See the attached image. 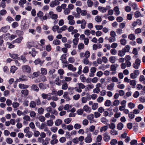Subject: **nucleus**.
I'll list each match as a JSON object with an SVG mask.
<instances>
[{
	"mask_svg": "<svg viewBox=\"0 0 145 145\" xmlns=\"http://www.w3.org/2000/svg\"><path fill=\"white\" fill-rule=\"evenodd\" d=\"M87 3L88 6L89 7H92L93 4V2L91 0H88Z\"/></svg>",
	"mask_w": 145,
	"mask_h": 145,
	"instance_id": "58836bf2",
	"label": "nucleus"
},
{
	"mask_svg": "<svg viewBox=\"0 0 145 145\" xmlns=\"http://www.w3.org/2000/svg\"><path fill=\"white\" fill-rule=\"evenodd\" d=\"M47 73V71L46 69L42 68L41 69V74L42 75H46Z\"/></svg>",
	"mask_w": 145,
	"mask_h": 145,
	"instance_id": "aec40b11",
	"label": "nucleus"
},
{
	"mask_svg": "<svg viewBox=\"0 0 145 145\" xmlns=\"http://www.w3.org/2000/svg\"><path fill=\"white\" fill-rule=\"evenodd\" d=\"M84 47V45L83 43H80L78 46V48L79 50L82 49Z\"/></svg>",
	"mask_w": 145,
	"mask_h": 145,
	"instance_id": "338daca9",
	"label": "nucleus"
},
{
	"mask_svg": "<svg viewBox=\"0 0 145 145\" xmlns=\"http://www.w3.org/2000/svg\"><path fill=\"white\" fill-rule=\"evenodd\" d=\"M53 123L54 122L52 120H48L47 121V125L49 126H52Z\"/></svg>",
	"mask_w": 145,
	"mask_h": 145,
	"instance_id": "79ce46f5",
	"label": "nucleus"
},
{
	"mask_svg": "<svg viewBox=\"0 0 145 145\" xmlns=\"http://www.w3.org/2000/svg\"><path fill=\"white\" fill-rule=\"evenodd\" d=\"M114 10L116 13V15H118L120 14V12L119 10V8L118 7L116 6L115 7Z\"/></svg>",
	"mask_w": 145,
	"mask_h": 145,
	"instance_id": "393cba45",
	"label": "nucleus"
},
{
	"mask_svg": "<svg viewBox=\"0 0 145 145\" xmlns=\"http://www.w3.org/2000/svg\"><path fill=\"white\" fill-rule=\"evenodd\" d=\"M87 117L88 120H91V119H93V118H94V116L93 114H91L88 115Z\"/></svg>",
	"mask_w": 145,
	"mask_h": 145,
	"instance_id": "13d9d810",
	"label": "nucleus"
},
{
	"mask_svg": "<svg viewBox=\"0 0 145 145\" xmlns=\"http://www.w3.org/2000/svg\"><path fill=\"white\" fill-rule=\"evenodd\" d=\"M39 86L41 89H44L45 88V87L43 83H40Z\"/></svg>",
	"mask_w": 145,
	"mask_h": 145,
	"instance_id": "8fccbe9b",
	"label": "nucleus"
},
{
	"mask_svg": "<svg viewBox=\"0 0 145 145\" xmlns=\"http://www.w3.org/2000/svg\"><path fill=\"white\" fill-rule=\"evenodd\" d=\"M76 11L77 13V17L79 16V17L80 16V14L82 12V10L80 8L77 7L76 8Z\"/></svg>",
	"mask_w": 145,
	"mask_h": 145,
	"instance_id": "ea45409f",
	"label": "nucleus"
},
{
	"mask_svg": "<svg viewBox=\"0 0 145 145\" xmlns=\"http://www.w3.org/2000/svg\"><path fill=\"white\" fill-rule=\"evenodd\" d=\"M98 106V104L97 103H95L92 105V108L93 110H95L97 108Z\"/></svg>",
	"mask_w": 145,
	"mask_h": 145,
	"instance_id": "7c9ffc66",
	"label": "nucleus"
},
{
	"mask_svg": "<svg viewBox=\"0 0 145 145\" xmlns=\"http://www.w3.org/2000/svg\"><path fill=\"white\" fill-rule=\"evenodd\" d=\"M52 11H50L49 13L46 14L45 16H43L42 18H40V20L43 21V20H46L48 18L50 19L51 18V14H52Z\"/></svg>",
	"mask_w": 145,
	"mask_h": 145,
	"instance_id": "7ed1b4c3",
	"label": "nucleus"
},
{
	"mask_svg": "<svg viewBox=\"0 0 145 145\" xmlns=\"http://www.w3.org/2000/svg\"><path fill=\"white\" fill-rule=\"evenodd\" d=\"M128 105L129 107L131 109L133 108L135 106V104L131 102L129 103Z\"/></svg>",
	"mask_w": 145,
	"mask_h": 145,
	"instance_id": "5fc2aeb1",
	"label": "nucleus"
},
{
	"mask_svg": "<svg viewBox=\"0 0 145 145\" xmlns=\"http://www.w3.org/2000/svg\"><path fill=\"white\" fill-rule=\"evenodd\" d=\"M28 28V27L25 23H24V24H22L21 25V30L23 31H25L26 29H27Z\"/></svg>",
	"mask_w": 145,
	"mask_h": 145,
	"instance_id": "f3484780",
	"label": "nucleus"
},
{
	"mask_svg": "<svg viewBox=\"0 0 145 145\" xmlns=\"http://www.w3.org/2000/svg\"><path fill=\"white\" fill-rule=\"evenodd\" d=\"M139 95V93L138 91H136L133 94V97L135 98H137Z\"/></svg>",
	"mask_w": 145,
	"mask_h": 145,
	"instance_id": "680f3d73",
	"label": "nucleus"
},
{
	"mask_svg": "<svg viewBox=\"0 0 145 145\" xmlns=\"http://www.w3.org/2000/svg\"><path fill=\"white\" fill-rule=\"evenodd\" d=\"M39 119V120L42 122H44L45 120V118L43 116H40Z\"/></svg>",
	"mask_w": 145,
	"mask_h": 145,
	"instance_id": "69168bd1",
	"label": "nucleus"
},
{
	"mask_svg": "<svg viewBox=\"0 0 145 145\" xmlns=\"http://www.w3.org/2000/svg\"><path fill=\"white\" fill-rule=\"evenodd\" d=\"M125 63H122L121 64V68L122 69H124L126 66H127V64H126V63H127V55L125 56Z\"/></svg>",
	"mask_w": 145,
	"mask_h": 145,
	"instance_id": "ddd939ff",
	"label": "nucleus"
},
{
	"mask_svg": "<svg viewBox=\"0 0 145 145\" xmlns=\"http://www.w3.org/2000/svg\"><path fill=\"white\" fill-rule=\"evenodd\" d=\"M22 86H23V89H26L28 88L29 87L27 85H24L23 84H20L19 85V87L21 89H22Z\"/></svg>",
	"mask_w": 145,
	"mask_h": 145,
	"instance_id": "c03bdc74",
	"label": "nucleus"
},
{
	"mask_svg": "<svg viewBox=\"0 0 145 145\" xmlns=\"http://www.w3.org/2000/svg\"><path fill=\"white\" fill-rule=\"evenodd\" d=\"M96 21L98 22H100L102 21V18L99 16H97L95 18Z\"/></svg>",
	"mask_w": 145,
	"mask_h": 145,
	"instance_id": "603ef678",
	"label": "nucleus"
},
{
	"mask_svg": "<svg viewBox=\"0 0 145 145\" xmlns=\"http://www.w3.org/2000/svg\"><path fill=\"white\" fill-rule=\"evenodd\" d=\"M21 93L25 96L28 95V91L27 89H24L21 91Z\"/></svg>",
	"mask_w": 145,
	"mask_h": 145,
	"instance_id": "bb28decb",
	"label": "nucleus"
},
{
	"mask_svg": "<svg viewBox=\"0 0 145 145\" xmlns=\"http://www.w3.org/2000/svg\"><path fill=\"white\" fill-rule=\"evenodd\" d=\"M55 82L56 85L58 86H60L61 85V81L59 77H57L56 79Z\"/></svg>",
	"mask_w": 145,
	"mask_h": 145,
	"instance_id": "c756f323",
	"label": "nucleus"
},
{
	"mask_svg": "<svg viewBox=\"0 0 145 145\" xmlns=\"http://www.w3.org/2000/svg\"><path fill=\"white\" fill-rule=\"evenodd\" d=\"M117 142V141L115 139H112L110 142L111 145H115L116 144Z\"/></svg>",
	"mask_w": 145,
	"mask_h": 145,
	"instance_id": "a18cd8bd",
	"label": "nucleus"
},
{
	"mask_svg": "<svg viewBox=\"0 0 145 145\" xmlns=\"http://www.w3.org/2000/svg\"><path fill=\"white\" fill-rule=\"evenodd\" d=\"M9 28V26L7 25L2 27L1 29V30L2 32L6 33L8 31Z\"/></svg>",
	"mask_w": 145,
	"mask_h": 145,
	"instance_id": "1a4fd4ad",
	"label": "nucleus"
},
{
	"mask_svg": "<svg viewBox=\"0 0 145 145\" xmlns=\"http://www.w3.org/2000/svg\"><path fill=\"white\" fill-rule=\"evenodd\" d=\"M111 103V102L109 100H107L105 103V106H109Z\"/></svg>",
	"mask_w": 145,
	"mask_h": 145,
	"instance_id": "a19ab883",
	"label": "nucleus"
},
{
	"mask_svg": "<svg viewBox=\"0 0 145 145\" xmlns=\"http://www.w3.org/2000/svg\"><path fill=\"white\" fill-rule=\"evenodd\" d=\"M80 78L83 82H85L86 80V78L84 76V75L82 74L80 76Z\"/></svg>",
	"mask_w": 145,
	"mask_h": 145,
	"instance_id": "cd10ccee",
	"label": "nucleus"
},
{
	"mask_svg": "<svg viewBox=\"0 0 145 145\" xmlns=\"http://www.w3.org/2000/svg\"><path fill=\"white\" fill-rule=\"evenodd\" d=\"M129 4L130 6L132 7L133 9L136 10L137 9V5L136 3H132L131 2H129Z\"/></svg>",
	"mask_w": 145,
	"mask_h": 145,
	"instance_id": "9d476101",
	"label": "nucleus"
},
{
	"mask_svg": "<svg viewBox=\"0 0 145 145\" xmlns=\"http://www.w3.org/2000/svg\"><path fill=\"white\" fill-rule=\"evenodd\" d=\"M108 127L106 126H104L101 127L100 131L101 132L103 131H105L107 129Z\"/></svg>",
	"mask_w": 145,
	"mask_h": 145,
	"instance_id": "37998d69",
	"label": "nucleus"
},
{
	"mask_svg": "<svg viewBox=\"0 0 145 145\" xmlns=\"http://www.w3.org/2000/svg\"><path fill=\"white\" fill-rule=\"evenodd\" d=\"M18 24L17 22H14L12 24V27L13 28H15L18 26Z\"/></svg>",
	"mask_w": 145,
	"mask_h": 145,
	"instance_id": "de8ad7c7",
	"label": "nucleus"
},
{
	"mask_svg": "<svg viewBox=\"0 0 145 145\" xmlns=\"http://www.w3.org/2000/svg\"><path fill=\"white\" fill-rule=\"evenodd\" d=\"M20 104L16 102H13L12 103L13 107L14 108H17L19 106Z\"/></svg>",
	"mask_w": 145,
	"mask_h": 145,
	"instance_id": "3c124183",
	"label": "nucleus"
},
{
	"mask_svg": "<svg viewBox=\"0 0 145 145\" xmlns=\"http://www.w3.org/2000/svg\"><path fill=\"white\" fill-rule=\"evenodd\" d=\"M18 68L15 66H12L10 69V72H12L13 73H14L15 71L17 70Z\"/></svg>",
	"mask_w": 145,
	"mask_h": 145,
	"instance_id": "6ab92c4d",
	"label": "nucleus"
},
{
	"mask_svg": "<svg viewBox=\"0 0 145 145\" xmlns=\"http://www.w3.org/2000/svg\"><path fill=\"white\" fill-rule=\"evenodd\" d=\"M71 120H72V119L71 118H67L65 120L64 122L65 123H66V124H69L71 122Z\"/></svg>",
	"mask_w": 145,
	"mask_h": 145,
	"instance_id": "e2e57ef3",
	"label": "nucleus"
},
{
	"mask_svg": "<svg viewBox=\"0 0 145 145\" xmlns=\"http://www.w3.org/2000/svg\"><path fill=\"white\" fill-rule=\"evenodd\" d=\"M141 16V14L140 12L137 11L134 13V16L136 18H137Z\"/></svg>",
	"mask_w": 145,
	"mask_h": 145,
	"instance_id": "473e14b6",
	"label": "nucleus"
},
{
	"mask_svg": "<svg viewBox=\"0 0 145 145\" xmlns=\"http://www.w3.org/2000/svg\"><path fill=\"white\" fill-rule=\"evenodd\" d=\"M129 82L130 84L132 86L133 88H135L136 84V81L135 80H131L130 79L127 78V83Z\"/></svg>",
	"mask_w": 145,
	"mask_h": 145,
	"instance_id": "423d86ee",
	"label": "nucleus"
},
{
	"mask_svg": "<svg viewBox=\"0 0 145 145\" xmlns=\"http://www.w3.org/2000/svg\"><path fill=\"white\" fill-rule=\"evenodd\" d=\"M84 55L86 58L88 59L90 56V52L88 51H86Z\"/></svg>",
	"mask_w": 145,
	"mask_h": 145,
	"instance_id": "bf43d9fd",
	"label": "nucleus"
},
{
	"mask_svg": "<svg viewBox=\"0 0 145 145\" xmlns=\"http://www.w3.org/2000/svg\"><path fill=\"white\" fill-rule=\"evenodd\" d=\"M43 13L41 11H39L38 12L37 14V16L38 17H39L40 18H42V17H43Z\"/></svg>",
	"mask_w": 145,
	"mask_h": 145,
	"instance_id": "4c0bfd02",
	"label": "nucleus"
},
{
	"mask_svg": "<svg viewBox=\"0 0 145 145\" xmlns=\"http://www.w3.org/2000/svg\"><path fill=\"white\" fill-rule=\"evenodd\" d=\"M139 81L141 82H142L143 84L145 85V77L142 75H140L139 78Z\"/></svg>",
	"mask_w": 145,
	"mask_h": 145,
	"instance_id": "4468645a",
	"label": "nucleus"
},
{
	"mask_svg": "<svg viewBox=\"0 0 145 145\" xmlns=\"http://www.w3.org/2000/svg\"><path fill=\"white\" fill-rule=\"evenodd\" d=\"M55 71H56L54 69H50L49 71L48 74L49 76L51 75L55 72Z\"/></svg>",
	"mask_w": 145,
	"mask_h": 145,
	"instance_id": "4d7b16f0",
	"label": "nucleus"
},
{
	"mask_svg": "<svg viewBox=\"0 0 145 145\" xmlns=\"http://www.w3.org/2000/svg\"><path fill=\"white\" fill-rule=\"evenodd\" d=\"M50 139L49 138H45V141L46 142H44V139H42V145H47L49 143L48 142L50 140Z\"/></svg>",
	"mask_w": 145,
	"mask_h": 145,
	"instance_id": "a211bd4d",
	"label": "nucleus"
},
{
	"mask_svg": "<svg viewBox=\"0 0 145 145\" xmlns=\"http://www.w3.org/2000/svg\"><path fill=\"white\" fill-rule=\"evenodd\" d=\"M125 48L121 50L118 51V55L120 56H123L125 54V53L127 51V45L125 46Z\"/></svg>",
	"mask_w": 145,
	"mask_h": 145,
	"instance_id": "f03ea898",
	"label": "nucleus"
},
{
	"mask_svg": "<svg viewBox=\"0 0 145 145\" xmlns=\"http://www.w3.org/2000/svg\"><path fill=\"white\" fill-rule=\"evenodd\" d=\"M44 62V61H41L40 59L38 58L34 61V63L35 65H37L39 64H40V65H42L43 63Z\"/></svg>",
	"mask_w": 145,
	"mask_h": 145,
	"instance_id": "9b49d317",
	"label": "nucleus"
},
{
	"mask_svg": "<svg viewBox=\"0 0 145 145\" xmlns=\"http://www.w3.org/2000/svg\"><path fill=\"white\" fill-rule=\"evenodd\" d=\"M61 61L62 63L64 62V60H66V56L65 54H63L61 56Z\"/></svg>",
	"mask_w": 145,
	"mask_h": 145,
	"instance_id": "5701e85b",
	"label": "nucleus"
},
{
	"mask_svg": "<svg viewBox=\"0 0 145 145\" xmlns=\"http://www.w3.org/2000/svg\"><path fill=\"white\" fill-rule=\"evenodd\" d=\"M22 30L21 31L17 30L16 31V33L19 36L21 35H23L24 34V32Z\"/></svg>",
	"mask_w": 145,
	"mask_h": 145,
	"instance_id": "f704fd0d",
	"label": "nucleus"
},
{
	"mask_svg": "<svg viewBox=\"0 0 145 145\" xmlns=\"http://www.w3.org/2000/svg\"><path fill=\"white\" fill-rule=\"evenodd\" d=\"M131 145H137V140L133 139L130 142Z\"/></svg>",
	"mask_w": 145,
	"mask_h": 145,
	"instance_id": "c85d7f7f",
	"label": "nucleus"
},
{
	"mask_svg": "<svg viewBox=\"0 0 145 145\" xmlns=\"http://www.w3.org/2000/svg\"><path fill=\"white\" fill-rule=\"evenodd\" d=\"M114 84L112 83L108 85L107 86V89L109 90H112L114 87Z\"/></svg>",
	"mask_w": 145,
	"mask_h": 145,
	"instance_id": "dca6fc26",
	"label": "nucleus"
},
{
	"mask_svg": "<svg viewBox=\"0 0 145 145\" xmlns=\"http://www.w3.org/2000/svg\"><path fill=\"white\" fill-rule=\"evenodd\" d=\"M62 123V120L59 119L57 120L55 122V124L57 126H59Z\"/></svg>",
	"mask_w": 145,
	"mask_h": 145,
	"instance_id": "a878e982",
	"label": "nucleus"
},
{
	"mask_svg": "<svg viewBox=\"0 0 145 145\" xmlns=\"http://www.w3.org/2000/svg\"><path fill=\"white\" fill-rule=\"evenodd\" d=\"M103 136V139L105 142H108L110 139V136L108 135V134L107 132H106L104 133Z\"/></svg>",
	"mask_w": 145,
	"mask_h": 145,
	"instance_id": "20e7f679",
	"label": "nucleus"
},
{
	"mask_svg": "<svg viewBox=\"0 0 145 145\" xmlns=\"http://www.w3.org/2000/svg\"><path fill=\"white\" fill-rule=\"evenodd\" d=\"M23 39V37H19L17 38L16 40H13L12 41V42L13 43H14L15 42L20 43L21 42Z\"/></svg>",
	"mask_w": 145,
	"mask_h": 145,
	"instance_id": "2eb2a0df",
	"label": "nucleus"
},
{
	"mask_svg": "<svg viewBox=\"0 0 145 145\" xmlns=\"http://www.w3.org/2000/svg\"><path fill=\"white\" fill-rule=\"evenodd\" d=\"M52 14H51V18L52 19L56 20L58 18V15L57 14H54V12L52 11Z\"/></svg>",
	"mask_w": 145,
	"mask_h": 145,
	"instance_id": "2f4dec72",
	"label": "nucleus"
},
{
	"mask_svg": "<svg viewBox=\"0 0 145 145\" xmlns=\"http://www.w3.org/2000/svg\"><path fill=\"white\" fill-rule=\"evenodd\" d=\"M80 97V95L79 94L75 95L73 96V99L75 100H78Z\"/></svg>",
	"mask_w": 145,
	"mask_h": 145,
	"instance_id": "0e129e2a",
	"label": "nucleus"
},
{
	"mask_svg": "<svg viewBox=\"0 0 145 145\" xmlns=\"http://www.w3.org/2000/svg\"><path fill=\"white\" fill-rule=\"evenodd\" d=\"M7 12L5 10L3 9L0 11V14L1 15H4L6 14Z\"/></svg>",
	"mask_w": 145,
	"mask_h": 145,
	"instance_id": "6e6d98bb",
	"label": "nucleus"
},
{
	"mask_svg": "<svg viewBox=\"0 0 145 145\" xmlns=\"http://www.w3.org/2000/svg\"><path fill=\"white\" fill-rule=\"evenodd\" d=\"M6 141L7 143L11 144L13 142V140L12 138H8L6 139Z\"/></svg>",
	"mask_w": 145,
	"mask_h": 145,
	"instance_id": "49530a36",
	"label": "nucleus"
},
{
	"mask_svg": "<svg viewBox=\"0 0 145 145\" xmlns=\"http://www.w3.org/2000/svg\"><path fill=\"white\" fill-rule=\"evenodd\" d=\"M141 91L140 94L141 95H144L145 94V86H143Z\"/></svg>",
	"mask_w": 145,
	"mask_h": 145,
	"instance_id": "774afa93",
	"label": "nucleus"
},
{
	"mask_svg": "<svg viewBox=\"0 0 145 145\" xmlns=\"http://www.w3.org/2000/svg\"><path fill=\"white\" fill-rule=\"evenodd\" d=\"M22 69L28 73H30L31 72V68L28 65H26L23 66Z\"/></svg>",
	"mask_w": 145,
	"mask_h": 145,
	"instance_id": "39448f33",
	"label": "nucleus"
},
{
	"mask_svg": "<svg viewBox=\"0 0 145 145\" xmlns=\"http://www.w3.org/2000/svg\"><path fill=\"white\" fill-rule=\"evenodd\" d=\"M84 110L88 113H89L91 111V109L90 107H89L88 105L84 106L83 108Z\"/></svg>",
	"mask_w": 145,
	"mask_h": 145,
	"instance_id": "6e6552de",
	"label": "nucleus"
},
{
	"mask_svg": "<svg viewBox=\"0 0 145 145\" xmlns=\"http://www.w3.org/2000/svg\"><path fill=\"white\" fill-rule=\"evenodd\" d=\"M117 127V129L118 130H121L123 127V124L121 123L120 122L118 124Z\"/></svg>",
	"mask_w": 145,
	"mask_h": 145,
	"instance_id": "b1692460",
	"label": "nucleus"
},
{
	"mask_svg": "<svg viewBox=\"0 0 145 145\" xmlns=\"http://www.w3.org/2000/svg\"><path fill=\"white\" fill-rule=\"evenodd\" d=\"M140 62L141 61L139 59H137L135 60V62L133 64V67L135 69H138L140 65Z\"/></svg>",
	"mask_w": 145,
	"mask_h": 145,
	"instance_id": "f257e3e1",
	"label": "nucleus"
},
{
	"mask_svg": "<svg viewBox=\"0 0 145 145\" xmlns=\"http://www.w3.org/2000/svg\"><path fill=\"white\" fill-rule=\"evenodd\" d=\"M128 38L131 40H133L135 39V36L134 34H131L129 35L128 37Z\"/></svg>",
	"mask_w": 145,
	"mask_h": 145,
	"instance_id": "72a5a7b5",
	"label": "nucleus"
},
{
	"mask_svg": "<svg viewBox=\"0 0 145 145\" xmlns=\"http://www.w3.org/2000/svg\"><path fill=\"white\" fill-rule=\"evenodd\" d=\"M116 59V57L111 56L109 58V61L112 63H114Z\"/></svg>",
	"mask_w": 145,
	"mask_h": 145,
	"instance_id": "412c9836",
	"label": "nucleus"
},
{
	"mask_svg": "<svg viewBox=\"0 0 145 145\" xmlns=\"http://www.w3.org/2000/svg\"><path fill=\"white\" fill-rule=\"evenodd\" d=\"M53 43L56 45H59L60 44V41L58 40H54L53 41Z\"/></svg>",
	"mask_w": 145,
	"mask_h": 145,
	"instance_id": "09e8293b",
	"label": "nucleus"
},
{
	"mask_svg": "<svg viewBox=\"0 0 145 145\" xmlns=\"http://www.w3.org/2000/svg\"><path fill=\"white\" fill-rule=\"evenodd\" d=\"M31 89L32 90L36 91L38 92L39 91V88L36 85L33 84L31 86Z\"/></svg>",
	"mask_w": 145,
	"mask_h": 145,
	"instance_id": "f8f14e48",
	"label": "nucleus"
},
{
	"mask_svg": "<svg viewBox=\"0 0 145 145\" xmlns=\"http://www.w3.org/2000/svg\"><path fill=\"white\" fill-rule=\"evenodd\" d=\"M19 80L20 81H25L27 80V78L25 75H23L22 76L21 78H19Z\"/></svg>",
	"mask_w": 145,
	"mask_h": 145,
	"instance_id": "4be33fe9",
	"label": "nucleus"
},
{
	"mask_svg": "<svg viewBox=\"0 0 145 145\" xmlns=\"http://www.w3.org/2000/svg\"><path fill=\"white\" fill-rule=\"evenodd\" d=\"M6 20L8 21V22L10 23L11 22L14 21V19L10 16H8L7 18L6 19Z\"/></svg>",
	"mask_w": 145,
	"mask_h": 145,
	"instance_id": "864d4df0",
	"label": "nucleus"
},
{
	"mask_svg": "<svg viewBox=\"0 0 145 145\" xmlns=\"http://www.w3.org/2000/svg\"><path fill=\"white\" fill-rule=\"evenodd\" d=\"M81 125L79 124L76 123L74 126V128L76 129H78L81 127Z\"/></svg>",
	"mask_w": 145,
	"mask_h": 145,
	"instance_id": "052dcab7",
	"label": "nucleus"
},
{
	"mask_svg": "<svg viewBox=\"0 0 145 145\" xmlns=\"http://www.w3.org/2000/svg\"><path fill=\"white\" fill-rule=\"evenodd\" d=\"M36 105V103L34 101H31L30 104V107L32 108H34L35 107Z\"/></svg>",
	"mask_w": 145,
	"mask_h": 145,
	"instance_id": "e433bc0d",
	"label": "nucleus"
},
{
	"mask_svg": "<svg viewBox=\"0 0 145 145\" xmlns=\"http://www.w3.org/2000/svg\"><path fill=\"white\" fill-rule=\"evenodd\" d=\"M10 56L12 58L15 59H18L20 60V57H19V55L17 54H11L10 55Z\"/></svg>",
	"mask_w": 145,
	"mask_h": 145,
	"instance_id": "0eeeda50",
	"label": "nucleus"
},
{
	"mask_svg": "<svg viewBox=\"0 0 145 145\" xmlns=\"http://www.w3.org/2000/svg\"><path fill=\"white\" fill-rule=\"evenodd\" d=\"M92 140V139L91 137H86L85 139V141L87 143H90Z\"/></svg>",
	"mask_w": 145,
	"mask_h": 145,
	"instance_id": "c9c22d12",
	"label": "nucleus"
}]
</instances>
